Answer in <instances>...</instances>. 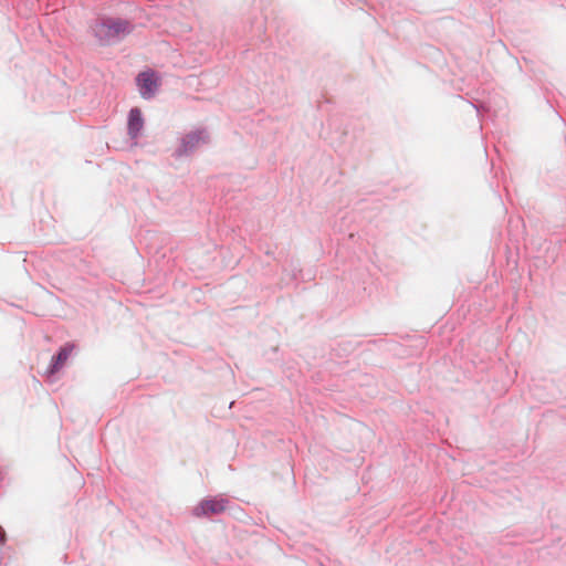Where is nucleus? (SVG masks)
Instances as JSON below:
<instances>
[{"mask_svg": "<svg viewBox=\"0 0 566 566\" xmlns=\"http://www.w3.org/2000/svg\"><path fill=\"white\" fill-rule=\"evenodd\" d=\"M133 31L129 21L119 18H102L93 25V32L101 44L120 41Z\"/></svg>", "mask_w": 566, "mask_h": 566, "instance_id": "obj_1", "label": "nucleus"}, {"mask_svg": "<svg viewBox=\"0 0 566 566\" xmlns=\"http://www.w3.org/2000/svg\"><path fill=\"white\" fill-rule=\"evenodd\" d=\"M209 135L206 129L200 128L186 134L180 146L175 150L176 157H182L192 154L201 144H207Z\"/></svg>", "mask_w": 566, "mask_h": 566, "instance_id": "obj_2", "label": "nucleus"}, {"mask_svg": "<svg viewBox=\"0 0 566 566\" xmlns=\"http://www.w3.org/2000/svg\"><path fill=\"white\" fill-rule=\"evenodd\" d=\"M160 77L153 70L140 72L136 77L139 94L145 99L153 98L160 87Z\"/></svg>", "mask_w": 566, "mask_h": 566, "instance_id": "obj_3", "label": "nucleus"}, {"mask_svg": "<svg viewBox=\"0 0 566 566\" xmlns=\"http://www.w3.org/2000/svg\"><path fill=\"white\" fill-rule=\"evenodd\" d=\"M227 507V501L223 499H208L195 507L193 513L197 517L220 514Z\"/></svg>", "mask_w": 566, "mask_h": 566, "instance_id": "obj_4", "label": "nucleus"}, {"mask_svg": "<svg viewBox=\"0 0 566 566\" xmlns=\"http://www.w3.org/2000/svg\"><path fill=\"white\" fill-rule=\"evenodd\" d=\"M144 127V119L142 115V111L137 107H134L129 111L128 114V123H127V133L132 139H136L142 129Z\"/></svg>", "mask_w": 566, "mask_h": 566, "instance_id": "obj_5", "label": "nucleus"}, {"mask_svg": "<svg viewBox=\"0 0 566 566\" xmlns=\"http://www.w3.org/2000/svg\"><path fill=\"white\" fill-rule=\"evenodd\" d=\"M73 345L67 344L60 349L59 354L52 358V363L48 369L49 375L57 373L64 366L71 353L73 352Z\"/></svg>", "mask_w": 566, "mask_h": 566, "instance_id": "obj_6", "label": "nucleus"}, {"mask_svg": "<svg viewBox=\"0 0 566 566\" xmlns=\"http://www.w3.org/2000/svg\"><path fill=\"white\" fill-rule=\"evenodd\" d=\"M4 542V532L2 530V527L0 526V543H3Z\"/></svg>", "mask_w": 566, "mask_h": 566, "instance_id": "obj_7", "label": "nucleus"}]
</instances>
